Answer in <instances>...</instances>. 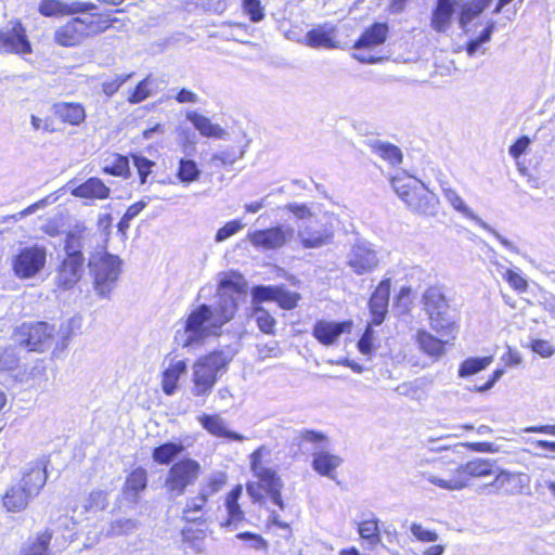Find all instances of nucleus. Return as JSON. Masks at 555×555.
Instances as JSON below:
<instances>
[{
	"instance_id": "nucleus-1",
	"label": "nucleus",
	"mask_w": 555,
	"mask_h": 555,
	"mask_svg": "<svg viewBox=\"0 0 555 555\" xmlns=\"http://www.w3.org/2000/svg\"><path fill=\"white\" fill-rule=\"evenodd\" d=\"M247 283L235 273H224L210 304H201L185 318L183 330L176 340L183 348L201 347L209 337H219L225 324L232 321L238 307L247 300Z\"/></svg>"
},
{
	"instance_id": "nucleus-2",
	"label": "nucleus",
	"mask_w": 555,
	"mask_h": 555,
	"mask_svg": "<svg viewBox=\"0 0 555 555\" xmlns=\"http://www.w3.org/2000/svg\"><path fill=\"white\" fill-rule=\"evenodd\" d=\"M47 481L46 464L41 460L28 463L22 478L11 485L2 495L3 507L11 513L24 511L38 496Z\"/></svg>"
},
{
	"instance_id": "nucleus-3",
	"label": "nucleus",
	"mask_w": 555,
	"mask_h": 555,
	"mask_svg": "<svg viewBox=\"0 0 555 555\" xmlns=\"http://www.w3.org/2000/svg\"><path fill=\"white\" fill-rule=\"evenodd\" d=\"M236 352V349L227 346L197 359L192 366L191 393L195 397H208L218 378L228 371Z\"/></svg>"
},
{
	"instance_id": "nucleus-4",
	"label": "nucleus",
	"mask_w": 555,
	"mask_h": 555,
	"mask_svg": "<svg viewBox=\"0 0 555 555\" xmlns=\"http://www.w3.org/2000/svg\"><path fill=\"white\" fill-rule=\"evenodd\" d=\"M283 209L300 221L297 237L305 249L321 248L333 242L335 233L333 224L315 219L314 212L307 204L288 203Z\"/></svg>"
},
{
	"instance_id": "nucleus-5",
	"label": "nucleus",
	"mask_w": 555,
	"mask_h": 555,
	"mask_svg": "<svg viewBox=\"0 0 555 555\" xmlns=\"http://www.w3.org/2000/svg\"><path fill=\"white\" fill-rule=\"evenodd\" d=\"M264 450L266 448L261 446L249 456L250 469L258 480L247 482L246 491L253 501L258 503L264 501L263 492H266L275 505L284 509L285 505L281 495L284 483L274 469L262 464V453Z\"/></svg>"
},
{
	"instance_id": "nucleus-6",
	"label": "nucleus",
	"mask_w": 555,
	"mask_h": 555,
	"mask_svg": "<svg viewBox=\"0 0 555 555\" xmlns=\"http://www.w3.org/2000/svg\"><path fill=\"white\" fill-rule=\"evenodd\" d=\"M390 182L398 197L411 211L424 216L437 214L439 205L437 195L420 180L403 172L392 177Z\"/></svg>"
},
{
	"instance_id": "nucleus-7",
	"label": "nucleus",
	"mask_w": 555,
	"mask_h": 555,
	"mask_svg": "<svg viewBox=\"0 0 555 555\" xmlns=\"http://www.w3.org/2000/svg\"><path fill=\"white\" fill-rule=\"evenodd\" d=\"M111 216L104 215L99 218V230L93 231L81 223L75 224L66 234L65 253L83 256V250L92 255H100L106 250L109 236Z\"/></svg>"
},
{
	"instance_id": "nucleus-8",
	"label": "nucleus",
	"mask_w": 555,
	"mask_h": 555,
	"mask_svg": "<svg viewBox=\"0 0 555 555\" xmlns=\"http://www.w3.org/2000/svg\"><path fill=\"white\" fill-rule=\"evenodd\" d=\"M423 310L428 317L429 326L441 336L451 335L456 328V319L442 286L434 285L422 295Z\"/></svg>"
},
{
	"instance_id": "nucleus-9",
	"label": "nucleus",
	"mask_w": 555,
	"mask_h": 555,
	"mask_svg": "<svg viewBox=\"0 0 555 555\" xmlns=\"http://www.w3.org/2000/svg\"><path fill=\"white\" fill-rule=\"evenodd\" d=\"M122 261L118 256L106 253L92 255L89 267L93 276L94 291L101 297H108L116 287L121 273Z\"/></svg>"
},
{
	"instance_id": "nucleus-10",
	"label": "nucleus",
	"mask_w": 555,
	"mask_h": 555,
	"mask_svg": "<svg viewBox=\"0 0 555 555\" xmlns=\"http://www.w3.org/2000/svg\"><path fill=\"white\" fill-rule=\"evenodd\" d=\"M202 472L201 464L192 459L176 462L168 470L164 488L171 499L181 496L188 487L193 486Z\"/></svg>"
},
{
	"instance_id": "nucleus-11",
	"label": "nucleus",
	"mask_w": 555,
	"mask_h": 555,
	"mask_svg": "<svg viewBox=\"0 0 555 555\" xmlns=\"http://www.w3.org/2000/svg\"><path fill=\"white\" fill-rule=\"evenodd\" d=\"M447 461L440 457L421 459L415 464L417 476L448 491H456L463 483L455 481V472L447 469Z\"/></svg>"
},
{
	"instance_id": "nucleus-12",
	"label": "nucleus",
	"mask_w": 555,
	"mask_h": 555,
	"mask_svg": "<svg viewBox=\"0 0 555 555\" xmlns=\"http://www.w3.org/2000/svg\"><path fill=\"white\" fill-rule=\"evenodd\" d=\"M15 341L29 351L43 352L54 344V326L46 322L23 323L15 332Z\"/></svg>"
},
{
	"instance_id": "nucleus-13",
	"label": "nucleus",
	"mask_w": 555,
	"mask_h": 555,
	"mask_svg": "<svg viewBox=\"0 0 555 555\" xmlns=\"http://www.w3.org/2000/svg\"><path fill=\"white\" fill-rule=\"evenodd\" d=\"M441 192L446 198V201L452 206L454 210L462 214L464 217L473 220L476 224H478L483 230L491 233L505 248L511 250L512 253L519 254L518 247L511 242L509 240L502 236L495 229H493L490 224L479 218L463 201L460 194L454 190L449 182L441 181L440 182Z\"/></svg>"
},
{
	"instance_id": "nucleus-14",
	"label": "nucleus",
	"mask_w": 555,
	"mask_h": 555,
	"mask_svg": "<svg viewBox=\"0 0 555 555\" xmlns=\"http://www.w3.org/2000/svg\"><path fill=\"white\" fill-rule=\"evenodd\" d=\"M388 26L385 23H375L369 27L354 43V49L358 51L353 56L361 63L374 64L383 60L372 51L382 46L387 38Z\"/></svg>"
},
{
	"instance_id": "nucleus-15",
	"label": "nucleus",
	"mask_w": 555,
	"mask_h": 555,
	"mask_svg": "<svg viewBox=\"0 0 555 555\" xmlns=\"http://www.w3.org/2000/svg\"><path fill=\"white\" fill-rule=\"evenodd\" d=\"M47 262V248L33 245L24 247L13 260L15 274L22 279H28L39 273Z\"/></svg>"
},
{
	"instance_id": "nucleus-16",
	"label": "nucleus",
	"mask_w": 555,
	"mask_h": 555,
	"mask_svg": "<svg viewBox=\"0 0 555 555\" xmlns=\"http://www.w3.org/2000/svg\"><path fill=\"white\" fill-rule=\"evenodd\" d=\"M295 229L291 225H276L266 230H257L248 234L253 246L261 249H278L292 241Z\"/></svg>"
},
{
	"instance_id": "nucleus-17",
	"label": "nucleus",
	"mask_w": 555,
	"mask_h": 555,
	"mask_svg": "<svg viewBox=\"0 0 555 555\" xmlns=\"http://www.w3.org/2000/svg\"><path fill=\"white\" fill-rule=\"evenodd\" d=\"M0 51L16 54L30 52V43L20 22H9L0 29Z\"/></svg>"
},
{
	"instance_id": "nucleus-18",
	"label": "nucleus",
	"mask_w": 555,
	"mask_h": 555,
	"mask_svg": "<svg viewBox=\"0 0 555 555\" xmlns=\"http://www.w3.org/2000/svg\"><path fill=\"white\" fill-rule=\"evenodd\" d=\"M347 263L356 274L361 275L373 271L378 266V258L369 242L359 241L351 246Z\"/></svg>"
},
{
	"instance_id": "nucleus-19",
	"label": "nucleus",
	"mask_w": 555,
	"mask_h": 555,
	"mask_svg": "<svg viewBox=\"0 0 555 555\" xmlns=\"http://www.w3.org/2000/svg\"><path fill=\"white\" fill-rule=\"evenodd\" d=\"M65 257L56 269L55 284L64 291L72 289L81 279L85 257L65 253Z\"/></svg>"
},
{
	"instance_id": "nucleus-20",
	"label": "nucleus",
	"mask_w": 555,
	"mask_h": 555,
	"mask_svg": "<svg viewBox=\"0 0 555 555\" xmlns=\"http://www.w3.org/2000/svg\"><path fill=\"white\" fill-rule=\"evenodd\" d=\"M495 462L490 459H473L464 464L459 465L455 472V481L463 485L456 491L465 489L469 486L472 478H481L493 475Z\"/></svg>"
},
{
	"instance_id": "nucleus-21",
	"label": "nucleus",
	"mask_w": 555,
	"mask_h": 555,
	"mask_svg": "<svg viewBox=\"0 0 555 555\" xmlns=\"http://www.w3.org/2000/svg\"><path fill=\"white\" fill-rule=\"evenodd\" d=\"M253 304L266 300L276 301L283 309H293L297 306L300 296L282 286H256L251 291Z\"/></svg>"
},
{
	"instance_id": "nucleus-22",
	"label": "nucleus",
	"mask_w": 555,
	"mask_h": 555,
	"mask_svg": "<svg viewBox=\"0 0 555 555\" xmlns=\"http://www.w3.org/2000/svg\"><path fill=\"white\" fill-rule=\"evenodd\" d=\"M492 3V0H456L457 23L466 34L470 24Z\"/></svg>"
},
{
	"instance_id": "nucleus-23",
	"label": "nucleus",
	"mask_w": 555,
	"mask_h": 555,
	"mask_svg": "<svg viewBox=\"0 0 555 555\" xmlns=\"http://www.w3.org/2000/svg\"><path fill=\"white\" fill-rule=\"evenodd\" d=\"M351 327V322H330L325 320H319L315 322L312 335L313 337L324 346L334 345L339 336L348 332Z\"/></svg>"
},
{
	"instance_id": "nucleus-24",
	"label": "nucleus",
	"mask_w": 555,
	"mask_h": 555,
	"mask_svg": "<svg viewBox=\"0 0 555 555\" xmlns=\"http://www.w3.org/2000/svg\"><path fill=\"white\" fill-rule=\"evenodd\" d=\"M390 286V279L383 280L370 298L369 307L372 314V323L375 325L382 324L387 313Z\"/></svg>"
},
{
	"instance_id": "nucleus-25",
	"label": "nucleus",
	"mask_w": 555,
	"mask_h": 555,
	"mask_svg": "<svg viewBox=\"0 0 555 555\" xmlns=\"http://www.w3.org/2000/svg\"><path fill=\"white\" fill-rule=\"evenodd\" d=\"M94 8L95 5L90 2L42 0L39 5V12L44 16H57L87 12L93 10Z\"/></svg>"
},
{
	"instance_id": "nucleus-26",
	"label": "nucleus",
	"mask_w": 555,
	"mask_h": 555,
	"mask_svg": "<svg viewBox=\"0 0 555 555\" xmlns=\"http://www.w3.org/2000/svg\"><path fill=\"white\" fill-rule=\"evenodd\" d=\"M455 13L457 14L456 0H437L431 13V28L437 33H446L451 27Z\"/></svg>"
},
{
	"instance_id": "nucleus-27",
	"label": "nucleus",
	"mask_w": 555,
	"mask_h": 555,
	"mask_svg": "<svg viewBox=\"0 0 555 555\" xmlns=\"http://www.w3.org/2000/svg\"><path fill=\"white\" fill-rule=\"evenodd\" d=\"M86 38L80 17H74L66 24L59 27L54 34L55 41L64 47H74L79 44Z\"/></svg>"
},
{
	"instance_id": "nucleus-28",
	"label": "nucleus",
	"mask_w": 555,
	"mask_h": 555,
	"mask_svg": "<svg viewBox=\"0 0 555 555\" xmlns=\"http://www.w3.org/2000/svg\"><path fill=\"white\" fill-rule=\"evenodd\" d=\"M343 459L325 450H314L312 452V468L321 476L331 479L335 478V470L341 465Z\"/></svg>"
},
{
	"instance_id": "nucleus-29",
	"label": "nucleus",
	"mask_w": 555,
	"mask_h": 555,
	"mask_svg": "<svg viewBox=\"0 0 555 555\" xmlns=\"http://www.w3.org/2000/svg\"><path fill=\"white\" fill-rule=\"evenodd\" d=\"M198 421L201 425L212 436L240 442L245 440L243 435L229 430L224 420L218 414H204L198 418Z\"/></svg>"
},
{
	"instance_id": "nucleus-30",
	"label": "nucleus",
	"mask_w": 555,
	"mask_h": 555,
	"mask_svg": "<svg viewBox=\"0 0 555 555\" xmlns=\"http://www.w3.org/2000/svg\"><path fill=\"white\" fill-rule=\"evenodd\" d=\"M70 193L80 198L105 199L109 196L111 190L101 179L93 177L74 188Z\"/></svg>"
},
{
	"instance_id": "nucleus-31",
	"label": "nucleus",
	"mask_w": 555,
	"mask_h": 555,
	"mask_svg": "<svg viewBox=\"0 0 555 555\" xmlns=\"http://www.w3.org/2000/svg\"><path fill=\"white\" fill-rule=\"evenodd\" d=\"M53 114L63 122L80 125L86 119L85 107L79 103L57 102L52 107Z\"/></svg>"
},
{
	"instance_id": "nucleus-32",
	"label": "nucleus",
	"mask_w": 555,
	"mask_h": 555,
	"mask_svg": "<svg viewBox=\"0 0 555 555\" xmlns=\"http://www.w3.org/2000/svg\"><path fill=\"white\" fill-rule=\"evenodd\" d=\"M185 117L203 137L223 139L227 135V131L223 128L217 124H212L208 117L195 111L188 112Z\"/></svg>"
},
{
	"instance_id": "nucleus-33",
	"label": "nucleus",
	"mask_w": 555,
	"mask_h": 555,
	"mask_svg": "<svg viewBox=\"0 0 555 555\" xmlns=\"http://www.w3.org/2000/svg\"><path fill=\"white\" fill-rule=\"evenodd\" d=\"M80 22L86 38L103 33L111 27L118 28L115 26L118 20L109 15L90 14L80 17Z\"/></svg>"
},
{
	"instance_id": "nucleus-34",
	"label": "nucleus",
	"mask_w": 555,
	"mask_h": 555,
	"mask_svg": "<svg viewBox=\"0 0 555 555\" xmlns=\"http://www.w3.org/2000/svg\"><path fill=\"white\" fill-rule=\"evenodd\" d=\"M147 473L144 468L138 467L126 478L122 491L132 502H137L141 492L146 489Z\"/></svg>"
},
{
	"instance_id": "nucleus-35",
	"label": "nucleus",
	"mask_w": 555,
	"mask_h": 555,
	"mask_svg": "<svg viewBox=\"0 0 555 555\" xmlns=\"http://www.w3.org/2000/svg\"><path fill=\"white\" fill-rule=\"evenodd\" d=\"M415 340L420 349L431 358H440L446 353V341L437 338L426 330H418L415 335Z\"/></svg>"
},
{
	"instance_id": "nucleus-36",
	"label": "nucleus",
	"mask_w": 555,
	"mask_h": 555,
	"mask_svg": "<svg viewBox=\"0 0 555 555\" xmlns=\"http://www.w3.org/2000/svg\"><path fill=\"white\" fill-rule=\"evenodd\" d=\"M186 362L184 360L172 361L163 373L162 388L167 396L175 393L178 388L179 379L186 373Z\"/></svg>"
},
{
	"instance_id": "nucleus-37",
	"label": "nucleus",
	"mask_w": 555,
	"mask_h": 555,
	"mask_svg": "<svg viewBox=\"0 0 555 555\" xmlns=\"http://www.w3.org/2000/svg\"><path fill=\"white\" fill-rule=\"evenodd\" d=\"M52 539V532L44 530L29 538L22 546L18 555H49V545Z\"/></svg>"
},
{
	"instance_id": "nucleus-38",
	"label": "nucleus",
	"mask_w": 555,
	"mask_h": 555,
	"mask_svg": "<svg viewBox=\"0 0 555 555\" xmlns=\"http://www.w3.org/2000/svg\"><path fill=\"white\" fill-rule=\"evenodd\" d=\"M522 474L511 473L507 470H500L494 480L490 483L496 490L504 491L507 494H514L521 489V477Z\"/></svg>"
},
{
	"instance_id": "nucleus-39",
	"label": "nucleus",
	"mask_w": 555,
	"mask_h": 555,
	"mask_svg": "<svg viewBox=\"0 0 555 555\" xmlns=\"http://www.w3.org/2000/svg\"><path fill=\"white\" fill-rule=\"evenodd\" d=\"M358 532L370 550H374L380 543L378 519L376 517L359 522Z\"/></svg>"
},
{
	"instance_id": "nucleus-40",
	"label": "nucleus",
	"mask_w": 555,
	"mask_h": 555,
	"mask_svg": "<svg viewBox=\"0 0 555 555\" xmlns=\"http://www.w3.org/2000/svg\"><path fill=\"white\" fill-rule=\"evenodd\" d=\"M183 450L184 447L182 443L166 442L154 448L152 459L158 464L166 465L178 457Z\"/></svg>"
},
{
	"instance_id": "nucleus-41",
	"label": "nucleus",
	"mask_w": 555,
	"mask_h": 555,
	"mask_svg": "<svg viewBox=\"0 0 555 555\" xmlns=\"http://www.w3.org/2000/svg\"><path fill=\"white\" fill-rule=\"evenodd\" d=\"M369 145L376 155L389 162L391 165H399L402 162V153L400 149L393 144L373 140Z\"/></svg>"
},
{
	"instance_id": "nucleus-42",
	"label": "nucleus",
	"mask_w": 555,
	"mask_h": 555,
	"mask_svg": "<svg viewBox=\"0 0 555 555\" xmlns=\"http://www.w3.org/2000/svg\"><path fill=\"white\" fill-rule=\"evenodd\" d=\"M493 362V357L468 358L464 360L459 369L460 377H467L481 372Z\"/></svg>"
},
{
	"instance_id": "nucleus-43",
	"label": "nucleus",
	"mask_w": 555,
	"mask_h": 555,
	"mask_svg": "<svg viewBox=\"0 0 555 555\" xmlns=\"http://www.w3.org/2000/svg\"><path fill=\"white\" fill-rule=\"evenodd\" d=\"M242 494V486H236L227 496L225 505L229 514L227 526L241 521L244 513L238 505V499Z\"/></svg>"
},
{
	"instance_id": "nucleus-44",
	"label": "nucleus",
	"mask_w": 555,
	"mask_h": 555,
	"mask_svg": "<svg viewBox=\"0 0 555 555\" xmlns=\"http://www.w3.org/2000/svg\"><path fill=\"white\" fill-rule=\"evenodd\" d=\"M201 170L192 159L181 158L179 160L177 177L182 183L190 184L199 179Z\"/></svg>"
},
{
	"instance_id": "nucleus-45",
	"label": "nucleus",
	"mask_w": 555,
	"mask_h": 555,
	"mask_svg": "<svg viewBox=\"0 0 555 555\" xmlns=\"http://www.w3.org/2000/svg\"><path fill=\"white\" fill-rule=\"evenodd\" d=\"M307 44L311 48H336V43L332 38L331 34L324 29L318 28L312 29L306 35Z\"/></svg>"
},
{
	"instance_id": "nucleus-46",
	"label": "nucleus",
	"mask_w": 555,
	"mask_h": 555,
	"mask_svg": "<svg viewBox=\"0 0 555 555\" xmlns=\"http://www.w3.org/2000/svg\"><path fill=\"white\" fill-rule=\"evenodd\" d=\"M103 172L116 177L127 178L130 175L129 160L126 156L115 154L112 159H106Z\"/></svg>"
},
{
	"instance_id": "nucleus-47",
	"label": "nucleus",
	"mask_w": 555,
	"mask_h": 555,
	"mask_svg": "<svg viewBox=\"0 0 555 555\" xmlns=\"http://www.w3.org/2000/svg\"><path fill=\"white\" fill-rule=\"evenodd\" d=\"M298 438L301 443H311L313 446L312 452L314 450H324L328 443V438L321 431L311 430V429H302L298 434Z\"/></svg>"
},
{
	"instance_id": "nucleus-48",
	"label": "nucleus",
	"mask_w": 555,
	"mask_h": 555,
	"mask_svg": "<svg viewBox=\"0 0 555 555\" xmlns=\"http://www.w3.org/2000/svg\"><path fill=\"white\" fill-rule=\"evenodd\" d=\"M208 499L198 491L197 495L186 499L182 509V518H190L189 514H201L205 516Z\"/></svg>"
},
{
	"instance_id": "nucleus-49",
	"label": "nucleus",
	"mask_w": 555,
	"mask_h": 555,
	"mask_svg": "<svg viewBox=\"0 0 555 555\" xmlns=\"http://www.w3.org/2000/svg\"><path fill=\"white\" fill-rule=\"evenodd\" d=\"M495 29V22L493 20H489L486 24L485 29L481 34L470 40L466 46V52L469 56H474L481 44L489 42L491 40L492 34Z\"/></svg>"
},
{
	"instance_id": "nucleus-50",
	"label": "nucleus",
	"mask_w": 555,
	"mask_h": 555,
	"mask_svg": "<svg viewBox=\"0 0 555 555\" xmlns=\"http://www.w3.org/2000/svg\"><path fill=\"white\" fill-rule=\"evenodd\" d=\"M154 85V79L149 75L137 85L132 93L129 95L128 101L132 104L141 103L153 94L152 87Z\"/></svg>"
},
{
	"instance_id": "nucleus-51",
	"label": "nucleus",
	"mask_w": 555,
	"mask_h": 555,
	"mask_svg": "<svg viewBox=\"0 0 555 555\" xmlns=\"http://www.w3.org/2000/svg\"><path fill=\"white\" fill-rule=\"evenodd\" d=\"M253 305V317L256 319L259 328L263 333H272L275 325V320L268 313V311L261 308L259 304Z\"/></svg>"
},
{
	"instance_id": "nucleus-52",
	"label": "nucleus",
	"mask_w": 555,
	"mask_h": 555,
	"mask_svg": "<svg viewBox=\"0 0 555 555\" xmlns=\"http://www.w3.org/2000/svg\"><path fill=\"white\" fill-rule=\"evenodd\" d=\"M108 505L107 492L93 490L86 500V511H104Z\"/></svg>"
},
{
	"instance_id": "nucleus-53",
	"label": "nucleus",
	"mask_w": 555,
	"mask_h": 555,
	"mask_svg": "<svg viewBox=\"0 0 555 555\" xmlns=\"http://www.w3.org/2000/svg\"><path fill=\"white\" fill-rule=\"evenodd\" d=\"M74 320L70 319L62 324L57 331L54 330V343L61 350L65 349L74 335Z\"/></svg>"
},
{
	"instance_id": "nucleus-54",
	"label": "nucleus",
	"mask_w": 555,
	"mask_h": 555,
	"mask_svg": "<svg viewBox=\"0 0 555 555\" xmlns=\"http://www.w3.org/2000/svg\"><path fill=\"white\" fill-rule=\"evenodd\" d=\"M181 535L183 542L189 543L193 548L199 552L202 550L199 542L205 539L206 533L203 529L186 527L182 529Z\"/></svg>"
},
{
	"instance_id": "nucleus-55",
	"label": "nucleus",
	"mask_w": 555,
	"mask_h": 555,
	"mask_svg": "<svg viewBox=\"0 0 555 555\" xmlns=\"http://www.w3.org/2000/svg\"><path fill=\"white\" fill-rule=\"evenodd\" d=\"M133 73L127 75H115L114 77L107 78L102 82V90L107 96H112L116 93L119 88L131 77Z\"/></svg>"
},
{
	"instance_id": "nucleus-56",
	"label": "nucleus",
	"mask_w": 555,
	"mask_h": 555,
	"mask_svg": "<svg viewBox=\"0 0 555 555\" xmlns=\"http://www.w3.org/2000/svg\"><path fill=\"white\" fill-rule=\"evenodd\" d=\"M244 227L245 224L241 220L229 221L217 231L215 241L221 243L240 232Z\"/></svg>"
},
{
	"instance_id": "nucleus-57",
	"label": "nucleus",
	"mask_w": 555,
	"mask_h": 555,
	"mask_svg": "<svg viewBox=\"0 0 555 555\" xmlns=\"http://www.w3.org/2000/svg\"><path fill=\"white\" fill-rule=\"evenodd\" d=\"M412 535L421 542L429 543L437 542L439 535L436 531L424 528L421 524L412 522L410 527Z\"/></svg>"
},
{
	"instance_id": "nucleus-58",
	"label": "nucleus",
	"mask_w": 555,
	"mask_h": 555,
	"mask_svg": "<svg viewBox=\"0 0 555 555\" xmlns=\"http://www.w3.org/2000/svg\"><path fill=\"white\" fill-rule=\"evenodd\" d=\"M243 9L254 23H258L264 17L260 0H243Z\"/></svg>"
},
{
	"instance_id": "nucleus-59",
	"label": "nucleus",
	"mask_w": 555,
	"mask_h": 555,
	"mask_svg": "<svg viewBox=\"0 0 555 555\" xmlns=\"http://www.w3.org/2000/svg\"><path fill=\"white\" fill-rule=\"evenodd\" d=\"M133 165L135 166L138 173L140 176V181L142 184L146 182L149 175L152 171V168L155 166V163L147 159L146 157L133 155Z\"/></svg>"
},
{
	"instance_id": "nucleus-60",
	"label": "nucleus",
	"mask_w": 555,
	"mask_h": 555,
	"mask_svg": "<svg viewBox=\"0 0 555 555\" xmlns=\"http://www.w3.org/2000/svg\"><path fill=\"white\" fill-rule=\"evenodd\" d=\"M237 539L245 541L248 543V546L256 551H267L268 543L267 541L259 534L251 532H241L236 535Z\"/></svg>"
},
{
	"instance_id": "nucleus-61",
	"label": "nucleus",
	"mask_w": 555,
	"mask_h": 555,
	"mask_svg": "<svg viewBox=\"0 0 555 555\" xmlns=\"http://www.w3.org/2000/svg\"><path fill=\"white\" fill-rule=\"evenodd\" d=\"M224 483L225 480L222 475L210 477L206 483L201 486L199 492L209 499L212 494L219 492Z\"/></svg>"
},
{
	"instance_id": "nucleus-62",
	"label": "nucleus",
	"mask_w": 555,
	"mask_h": 555,
	"mask_svg": "<svg viewBox=\"0 0 555 555\" xmlns=\"http://www.w3.org/2000/svg\"><path fill=\"white\" fill-rule=\"evenodd\" d=\"M17 356L13 348L0 349V371H10L16 367Z\"/></svg>"
},
{
	"instance_id": "nucleus-63",
	"label": "nucleus",
	"mask_w": 555,
	"mask_h": 555,
	"mask_svg": "<svg viewBox=\"0 0 555 555\" xmlns=\"http://www.w3.org/2000/svg\"><path fill=\"white\" fill-rule=\"evenodd\" d=\"M530 348L542 358H550L555 353V347L544 339H531Z\"/></svg>"
},
{
	"instance_id": "nucleus-64",
	"label": "nucleus",
	"mask_w": 555,
	"mask_h": 555,
	"mask_svg": "<svg viewBox=\"0 0 555 555\" xmlns=\"http://www.w3.org/2000/svg\"><path fill=\"white\" fill-rule=\"evenodd\" d=\"M137 529V521L132 519H119L111 525L108 534L120 535L126 534Z\"/></svg>"
}]
</instances>
